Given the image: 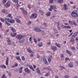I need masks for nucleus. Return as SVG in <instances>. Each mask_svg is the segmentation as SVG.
<instances>
[{
	"label": "nucleus",
	"instance_id": "f257e3e1",
	"mask_svg": "<svg viewBox=\"0 0 78 78\" xmlns=\"http://www.w3.org/2000/svg\"><path fill=\"white\" fill-rule=\"evenodd\" d=\"M78 15V10H75L73 11L71 13V16L73 17H77Z\"/></svg>",
	"mask_w": 78,
	"mask_h": 78
},
{
	"label": "nucleus",
	"instance_id": "f03ea898",
	"mask_svg": "<svg viewBox=\"0 0 78 78\" xmlns=\"http://www.w3.org/2000/svg\"><path fill=\"white\" fill-rule=\"evenodd\" d=\"M56 8V6H55L53 5H51L49 9V11H50L51 12L52 11V10H53V9H55Z\"/></svg>",
	"mask_w": 78,
	"mask_h": 78
},
{
	"label": "nucleus",
	"instance_id": "7ed1b4c3",
	"mask_svg": "<svg viewBox=\"0 0 78 78\" xmlns=\"http://www.w3.org/2000/svg\"><path fill=\"white\" fill-rule=\"evenodd\" d=\"M25 42V39L23 38V37H22L19 40V43L20 44H21V43H24Z\"/></svg>",
	"mask_w": 78,
	"mask_h": 78
},
{
	"label": "nucleus",
	"instance_id": "20e7f679",
	"mask_svg": "<svg viewBox=\"0 0 78 78\" xmlns=\"http://www.w3.org/2000/svg\"><path fill=\"white\" fill-rule=\"evenodd\" d=\"M77 34H78V32L75 33L71 37V39H74V38L76 37V36H77Z\"/></svg>",
	"mask_w": 78,
	"mask_h": 78
},
{
	"label": "nucleus",
	"instance_id": "39448f33",
	"mask_svg": "<svg viewBox=\"0 0 78 78\" xmlns=\"http://www.w3.org/2000/svg\"><path fill=\"white\" fill-rule=\"evenodd\" d=\"M34 30L35 31H37V32H40V31H41L40 28L37 27H35L34 28Z\"/></svg>",
	"mask_w": 78,
	"mask_h": 78
},
{
	"label": "nucleus",
	"instance_id": "423d86ee",
	"mask_svg": "<svg viewBox=\"0 0 78 78\" xmlns=\"http://www.w3.org/2000/svg\"><path fill=\"white\" fill-rule=\"evenodd\" d=\"M23 37V36L22 35H17L16 37V38H17V39H19V40H20Z\"/></svg>",
	"mask_w": 78,
	"mask_h": 78
},
{
	"label": "nucleus",
	"instance_id": "0eeeda50",
	"mask_svg": "<svg viewBox=\"0 0 78 78\" xmlns=\"http://www.w3.org/2000/svg\"><path fill=\"white\" fill-rule=\"evenodd\" d=\"M24 71L27 73H30V70L28 68H26L24 69Z\"/></svg>",
	"mask_w": 78,
	"mask_h": 78
},
{
	"label": "nucleus",
	"instance_id": "6e6552de",
	"mask_svg": "<svg viewBox=\"0 0 78 78\" xmlns=\"http://www.w3.org/2000/svg\"><path fill=\"white\" fill-rule=\"evenodd\" d=\"M11 4V3L10 2L8 1V2H7L4 5L5 6H7V7H9V6H10V5Z\"/></svg>",
	"mask_w": 78,
	"mask_h": 78
},
{
	"label": "nucleus",
	"instance_id": "1a4fd4ad",
	"mask_svg": "<svg viewBox=\"0 0 78 78\" xmlns=\"http://www.w3.org/2000/svg\"><path fill=\"white\" fill-rule=\"evenodd\" d=\"M51 49L53 51H56L57 49V47L55 46H54L51 47Z\"/></svg>",
	"mask_w": 78,
	"mask_h": 78
},
{
	"label": "nucleus",
	"instance_id": "9d476101",
	"mask_svg": "<svg viewBox=\"0 0 78 78\" xmlns=\"http://www.w3.org/2000/svg\"><path fill=\"white\" fill-rule=\"evenodd\" d=\"M48 61L49 62H50L52 59V56H50L48 58Z\"/></svg>",
	"mask_w": 78,
	"mask_h": 78
},
{
	"label": "nucleus",
	"instance_id": "9b49d317",
	"mask_svg": "<svg viewBox=\"0 0 78 78\" xmlns=\"http://www.w3.org/2000/svg\"><path fill=\"white\" fill-rule=\"evenodd\" d=\"M10 29L11 30H12V31L13 32H16V29L14 28V27H10Z\"/></svg>",
	"mask_w": 78,
	"mask_h": 78
},
{
	"label": "nucleus",
	"instance_id": "f8f14e48",
	"mask_svg": "<svg viewBox=\"0 0 78 78\" xmlns=\"http://www.w3.org/2000/svg\"><path fill=\"white\" fill-rule=\"evenodd\" d=\"M64 2V0H58L57 1V3H63Z\"/></svg>",
	"mask_w": 78,
	"mask_h": 78
},
{
	"label": "nucleus",
	"instance_id": "ddd939ff",
	"mask_svg": "<svg viewBox=\"0 0 78 78\" xmlns=\"http://www.w3.org/2000/svg\"><path fill=\"white\" fill-rule=\"evenodd\" d=\"M12 2L16 4H18V3H19V0H12Z\"/></svg>",
	"mask_w": 78,
	"mask_h": 78
},
{
	"label": "nucleus",
	"instance_id": "4468645a",
	"mask_svg": "<svg viewBox=\"0 0 78 78\" xmlns=\"http://www.w3.org/2000/svg\"><path fill=\"white\" fill-rule=\"evenodd\" d=\"M66 51L68 54L69 55V56H71L72 55V53L68 50H66Z\"/></svg>",
	"mask_w": 78,
	"mask_h": 78
},
{
	"label": "nucleus",
	"instance_id": "2eb2a0df",
	"mask_svg": "<svg viewBox=\"0 0 78 78\" xmlns=\"http://www.w3.org/2000/svg\"><path fill=\"white\" fill-rule=\"evenodd\" d=\"M14 22H15V20H14L10 19L9 23H14Z\"/></svg>",
	"mask_w": 78,
	"mask_h": 78
},
{
	"label": "nucleus",
	"instance_id": "dca6fc26",
	"mask_svg": "<svg viewBox=\"0 0 78 78\" xmlns=\"http://www.w3.org/2000/svg\"><path fill=\"white\" fill-rule=\"evenodd\" d=\"M32 16H33V18L35 19V18H36L37 17V14H32Z\"/></svg>",
	"mask_w": 78,
	"mask_h": 78
},
{
	"label": "nucleus",
	"instance_id": "f3484780",
	"mask_svg": "<svg viewBox=\"0 0 78 78\" xmlns=\"http://www.w3.org/2000/svg\"><path fill=\"white\" fill-rule=\"evenodd\" d=\"M9 61V58L8 57H7L6 58V65H8V61Z\"/></svg>",
	"mask_w": 78,
	"mask_h": 78
},
{
	"label": "nucleus",
	"instance_id": "a211bd4d",
	"mask_svg": "<svg viewBox=\"0 0 78 78\" xmlns=\"http://www.w3.org/2000/svg\"><path fill=\"white\" fill-rule=\"evenodd\" d=\"M40 69L39 68H37L36 69V71L37 73H41V71H40Z\"/></svg>",
	"mask_w": 78,
	"mask_h": 78
},
{
	"label": "nucleus",
	"instance_id": "6ab92c4d",
	"mask_svg": "<svg viewBox=\"0 0 78 78\" xmlns=\"http://www.w3.org/2000/svg\"><path fill=\"white\" fill-rule=\"evenodd\" d=\"M23 68V67L21 66L19 69V73H22V69Z\"/></svg>",
	"mask_w": 78,
	"mask_h": 78
},
{
	"label": "nucleus",
	"instance_id": "aec40b11",
	"mask_svg": "<svg viewBox=\"0 0 78 78\" xmlns=\"http://www.w3.org/2000/svg\"><path fill=\"white\" fill-rule=\"evenodd\" d=\"M43 61L45 63V64H47V59L44 58L43 59Z\"/></svg>",
	"mask_w": 78,
	"mask_h": 78
},
{
	"label": "nucleus",
	"instance_id": "412c9836",
	"mask_svg": "<svg viewBox=\"0 0 78 78\" xmlns=\"http://www.w3.org/2000/svg\"><path fill=\"white\" fill-rule=\"evenodd\" d=\"M5 21L6 22H9H9L10 21V19L8 18H6L5 20Z\"/></svg>",
	"mask_w": 78,
	"mask_h": 78
},
{
	"label": "nucleus",
	"instance_id": "4be33fe9",
	"mask_svg": "<svg viewBox=\"0 0 78 78\" xmlns=\"http://www.w3.org/2000/svg\"><path fill=\"white\" fill-rule=\"evenodd\" d=\"M51 14V12H48V13H46V16L48 17V16H50V14Z\"/></svg>",
	"mask_w": 78,
	"mask_h": 78
},
{
	"label": "nucleus",
	"instance_id": "5701e85b",
	"mask_svg": "<svg viewBox=\"0 0 78 78\" xmlns=\"http://www.w3.org/2000/svg\"><path fill=\"white\" fill-rule=\"evenodd\" d=\"M55 45L57 46V47H58V48H61V45H60L59 44L57 43H56L55 44Z\"/></svg>",
	"mask_w": 78,
	"mask_h": 78
},
{
	"label": "nucleus",
	"instance_id": "b1692460",
	"mask_svg": "<svg viewBox=\"0 0 78 78\" xmlns=\"http://www.w3.org/2000/svg\"><path fill=\"white\" fill-rule=\"evenodd\" d=\"M16 21L17 22H18V23H20L21 22L20 20H19V19L18 18H16Z\"/></svg>",
	"mask_w": 78,
	"mask_h": 78
},
{
	"label": "nucleus",
	"instance_id": "393cba45",
	"mask_svg": "<svg viewBox=\"0 0 78 78\" xmlns=\"http://www.w3.org/2000/svg\"><path fill=\"white\" fill-rule=\"evenodd\" d=\"M63 6L65 9V10H66L67 8V4H64L63 5Z\"/></svg>",
	"mask_w": 78,
	"mask_h": 78
},
{
	"label": "nucleus",
	"instance_id": "a878e982",
	"mask_svg": "<svg viewBox=\"0 0 78 78\" xmlns=\"http://www.w3.org/2000/svg\"><path fill=\"white\" fill-rule=\"evenodd\" d=\"M2 12L3 13H5V14H6L7 13V11H6V10L3 9L2 10Z\"/></svg>",
	"mask_w": 78,
	"mask_h": 78
},
{
	"label": "nucleus",
	"instance_id": "bb28decb",
	"mask_svg": "<svg viewBox=\"0 0 78 78\" xmlns=\"http://www.w3.org/2000/svg\"><path fill=\"white\" fill-rule=\"evenodd\" d=\"M43 45V44H42V43H41L40 44H37V45L38 47H42V45Z\"/></svg>",
	"mask_w": 78,
	"mask_h": 78
},
{
	"label": "nucleus",
	"instance_id": "cd10ccee",
	"mask_svg": "<svg viewBox=\"0 0 78 78\" xmlns=\"http://www.w3.org/2000/svg\"><path fill=\"white\" fill-rule=\"evenodd\" d=\"M68 66L69 67H73V64L71 63H69L68 64Z\"/></svg>",
	"mask_w": 78,
	"mask_h": 78
},
{
	"label": "nucleus",
	"instance_id": "c85d7f7f",
	"mask_svg": "<svg viewBox=\"0 0 78 78\" xmlns=\"http://www.w3.org/2000/svg\"><path fill=\"white\" fill-rule=\"evenodd\" d=\"M23 12L24 14H27V12L25 10H23Z\"/></svg>",
	"mask_w": 78,
	"mask_h": 78
},
{
	"label": "nucleus",
	"instance_id": "c756f323",
	"mask_svg": "<svg viewBox=\"0 0 78 78\" xmlns=\"http://www.w3.org/2000/svg\"><path fill=\"white\" fill-rule=\"evenodd\" d=\"M1 67L2 68H4V69H6V66H5L4 65H2Z\"/></svg>",
	"mask_w": 78,
	"mask_h": 78
},
{
	"label": "nucleus",
	"instance_id": "7c9ffc66",
	"mask_svg": "<svg viewBox=\"0 0 78 78\" xmlns=\"http://www.w3.org/2000/svg\"><path fill=\"white\" fill-rule=\"evenodd\" d=\"M72 23H73V25H76V23L73 21H72Z\"/></svg>",
	"mask_w": 78,
	"mask_h": 78
},
{
	"label": "nucleus",
	"instance_id": "2f4dec72",
	"mask_svg": "<svg viewBox=\"0 0 78 78\" xmlns=\"http://www.w3.org/2000/svg\"><path fill=\"white\" fill-rule=\"evenodd\" d=\"M16 59H17V60H21L20 59V57L18 56V57H16Z\"/></svg>",
	"mask_w": 78,
	"mask_h": 78
},
{
	"label": "nucleus",
	"instance_id": "473e14b6",
	"mask_svg": "<svg viewBox=\"0 0 78 78\" xmlns=\"http://www.w3.org/2000/svg\"><path fill=\"white\" fill-rule=\"evenodd\" d=\"M22 59L23 60V61H25V57L23 56H22L21 57Z\"/></svg>",
	"mask_w": 78,
	"mask_h": 78
},
{
	"label": "nucleus",
	"instance_id": "72a5a7b5",
	"mask_svg": "<svg viewBox=\"0 0 78 78\" xmlns=\"http://www.w3.org/2000/svg\"><path fill=\"white\" fill-rule=\"evenodd\" d=\"M7 0H3L2 3L3 4H5Z\"/></svg>",
	"mask_w": 78,
	"mask_h": 78
},
{
	"label": "nucleus",
	"instance_id": "f704fd0d",
	"mask_svg": "<svg viewBox=\"0 0 78 78\" xmlns=\"http://www.w3.org/2000/svg\"><path fill=\"white\" fill-rule=\"evenodd\" d=\"M10 36L11 37H14V34L12 33H11L10 34Z\"/></svg>",
	"mask_w": 78,
	"mask_h": 78
},
{
	"label": "nucleus",
	"instance_id": "c9c22d12",
	"mask_svg": "<svg viewBox=\"0 0 78 78\" xmlns=\"http://www.w3.org/2000/svg\"><path fill=\"white\" fill-rule=\"evenodd\" d=\"M49 2L50 3H53V0H50Z\"/></svg>",
	"mask_w": 78,
	"mask_h": 78
},
{
	"label": "nucleus",
	"instance_id": "e433bc0d",
	"mask_svg": "<svg viewBox=\"0 0 78 78\" xmlns=\"http://www.w3.org/2000/svg\"><path fill=\"white\" fill-rule=\"evenodd\" d=\"M65 59L66 61H70V59H69V58L68 57L66 58Z\"/></svg>",
	"mask_w": 78,
	"mask_h": 78
},
{
	"label": "nucleus",
	"instance_id": "4c0bfd02",
	"mask_svg": "<svg viewBox=\"0 0 78 78\" xmlns=\"http://www.w3.org/2000/svg\"><path fill=\"white\" fill-rule=\"evenodd\" d=\"M12 45H14V47H15V46H16V44H15V43H14V41L12 42Z\"/></svg>",
	"mask_w": 78,
	"mask_h": 78
},
{
	"label": "nucleus",
	"instance_id": "58836bf2",
	"mask_svg": "<svg viewBox=\"0 0 78 78\" xmlns=\"http://www.w3.org/2000/svg\"><path fill=\"white\" fill-rule=\"evenodd\" d=\"M34 41L35 43H36V44L37 43V41L36 39H35V38H34Z\"/></svg>",
	"mask_w": 78,
	"mask_h": 78
},
{
	"label": "nucleus",
	"instance_id": "ea45409f",
	"mask_svg": "<svg viewBox=\"0 0 78 78\" xmlns=\"http://www.w3.org/2000/svg\"><path fill=\"white\" fill-rule=\"evenodd\" d=\"M27 50L29 52L30 51V48H27Z\"/></svg>",
	"mask_w": 78,
	"mask_h": 78
},
{
	"label": "nucleus",
	"instance_id": "a19ab883",
	"mask_svg": "<svg viewBox=\"0 0 78 78\" xmlns=\"http://www.w3.org/2000/svg\"><path fill=\"white\" fill-rule=\"evenodd\" d=\"M49 75H50V74L47 73L45 75V76H48Z\"/></svg>",
	"mask_w": 78,
	"mask_h": 78
},
{
	"label": "nucleus",
	"instance_id": "79ce46f5",
	"mask_svg": "<svg viewBox=\"0 0 78 78\" xmlns=\"http://www.w3.org/2000/svg\"><path fill=\"white\" fill-rule=\"evenodd\" d=\"M57 28L58 30H61V28H60V27H59V26L57 27Z\"/></svg>",
	"mask_w": 78,
	"mask_h": 78
},
{
	"label": "nucleus",
	"instance_id": "37998d69",
	"mask_svg": "<svg viewBox=\"0 0 78 78\" xmlns=\"http://www.w3.org/2000/svg\"><path fill=\"white\" fill-rule=\"evenodd\" d=\"M71 27L70 26H67V28L68 29H70V28H71Z\"/></svg>",
	"mask_w": 78,
	"mask_h": 78
},
{
	"label": "nucleus",
	"instance_id": "c03bdc74",
	"mask_svg": "<svg viewBox=\"0 0 78 78\" xmlns=\"http://www.w3.org/2000/svg\"><path fill=\"white\" fill-rule=\"evenodd\" d=\"M2 78H6V77H5V74H3V75L2 76Z\"/></svg>",
	"mask_w": 78,
	"mask_h": 78
},
{
	"label": "nucleus",
	"instance_id": "a18cd8bd",
	"mask_svg": "<svg viewBox=\"0 0 78 78\" xmlns=\"http://www.w3.org/2000/svg\"><path fill=\"white\" fill-rule=\"evenodd\" d=\"M73 33H71V34L70 35H68V36H69V37H70V36H72V34H73Z\"/></svg>",
	"mask_w": 78,
	"mask_h": 78
},
{
	"label": "nucleus",
	"instance_id": "49530a36",
	"mask_svg": "<svg viewBox=\"0 0 78 78\" xmlns=\"http://www.w3.org/2000/svg\"><path fill=\"white\" fill-rule=\"evenodd\" d=\"M31 38H32L31 37H30V38H29V41L30 42H31V41H32Z\"/></svg>",
	"mask_w": 78,
	"mask_h": 78
},
{
	"label": "nucleus",
	"instance_id": "de8ad7c7",
	"mask_svg": "<svg viewBox=\"0 0 78 78\" xmlns=\"http://www.w3.org/2000/svg\"><path fill=\"white\" fill-rule=\"evenodd\" d=\"M20 10H21V11H23V10H24V9H23V8H20Z\"/></svg>",
	"mask_w": 78,
	"mask_h": 78
},
{
	"label": "nucleus",
	"instance_id": "09e8293b",
	"mask_svg": "<svg viewBox=\"0 0 78 78\" xmlns=\"http://www.w3.org/2000/svg\"><path fill=\"white\" fill-rule=\"evenodd\" d=\"M47 45H50V44H51L50 42H48L47 43Z\"/></svg>",
	"mask_w": 78,
	"mask_h": 78
},
{
	"label": "nucleus",
	"instance_id": "8fccbe9b",
	"mask_svg": "<svg viewBox=\"0 0 78 78\" xmlns=\"http://www.w3.org/2000/svg\"><path fill=\"white\" fill-rule=\"evenodd\" d=\"M29 67L30 69H31L33 68V66H29Z\"/></svg>",
	"mask_w": 78,
	"mask_h": 78
},
{
	"label": "nucleus",
	"instance_id": "3c124183",
	"mask_svg": "<svg viewBox=\"0 0 78 78\" xmlns=\"http://www.w3.org/2000/svg\"><path fill=\"white\" fill-rule=\"evenodd\" d=\"M1 20L2 22H4V20H3V19L1 18Z\"/></svg>",
	"mask_w": 78,
	"mask_h": 78
},
{
	"label": "nucleus",
	"instance_id": "603ef678",
	"mask_svg": "<svg viewBox=\"0 0 78 78\" xmlns=\"http://www.w3.org/2000/svg\"><path fill=\"white\" fill-rule=\"evenodd\" d=\"M6 24L7 25H10V24L8 23H7V22H5Z\"/></svg>",
	"mask_w": 78,
	"mask_h": 78
},
{
	"label": "nucleus",
	"instance_id": "864d4df0",
	"mask_svg": "<svg viewBox=\"0 0 78 78\" xmlns=\"http://www.w3.org/2000/svg\"><path fill=\"white\" fill-rule=\"evenodd\" d=\"M17 66H18V64H17V63L15 64L14 65V66H15L16 67H17Z\"/></svg>",
	"mask_w": 78,
	"mask_h": 78
},
{
	"label": "nucleus",
	"instance_id": "5fc2aeb1",
	"mask_svg": "<svg viewBox=\"0 0 78 78\" xmlns=\"http://www.w3.org/2000/svg\"><path fill=\"white\" fill-rule=\"evenodd\" d=\"M2 22H0V28H2Z\"/></svg>",
	"mask_w": 78,
	"mask_h": 78
},
{
	"label": "nucleus",
	"instance_id": "6e6d98bb",
	"mask_svg": "<svg viewBox=\"0 0 78 78\" xmlns=\"http://www.w3.org/2000/svg\"><path fill=\"white\" fill-rule=\"evenodd\" d=\"M65 27V25H62V28H64V27Z\"/></svg>",
	"mask_w": 78,
	"mask_h": 78
},
{
	"label": "nucleus",
	"instance_id": "4d7b16f0",
	"mask_svg": "<svg viewBox=\"0 0 78 78\" xmlns=\"http://www.w3.org/2000/svg\"><path fill=\"white\" fill-rule=\"evenodd\" d=\"M11 14H9L8 16V17H11Z\"/></svg>",
	"mask_w": 78,
	"mask_h": 78
},
{
	"label": "nucleus",
	"instance_id": "13d9d810",
	"mask_svg": "<svg viewBox=\"0 0 78 78\" xmlns=\"http://www.w3.org/2000/svg\"><path fill=\"white\" fill-rule=\"evenodd\" d=\"M68 77H69V76H68L67 75H66V76H64V78H67Z\"/></svg>",
	"mask_w": 78,
	"mask_h": 78
},
{
	"label": "nucleus",
	"instance_id": "bf43d9fd",
	"mask_svg": "<svg viewBox=\"0 0 78 78\" xmlns=\"http://www.w3.org/2000/svg\"><path fill=\"white\" fill-rule=\"evenodd\" d=\"M31 70L33 71V72H34V68H33V67L31 69Z\"/></svg>",
	"mask_w": 78,
	"mask_h": 78
},
{
	"label": "nucleus",
	"instance_id": "052dcab7",
	"mask_svg": "<svg viewBox=\"0 0 78 78\" xmlns=\"http://www.w3.org/2000/svg\"><path fill=\"white\" fill-rule=\"evenodd\" d=\"M28 8H29V9H31V7H30V5H28Z\"/></svg>",
	"mask_w": 78,
	"mask_h": 78
},
{
	"label": "nucleus",
	"instance_id": "680f3d73",
	"mask_svg": "<svg viewBox=\"0 0 78 78\" xmlns=\"http://www.w3.org/2000/svg\"><path fill=\"white\" fill-rule=\"evenodd\" d=\"M33 67L34 69H36V66L35 65H33Z\"/></svg>",
	"mask_w": 78,
	"mask_h": 78
},
{
	"label": "nucleus",
	"instance_id": "e2e57ef3",
	"mask_svg": "<svg viewBox=\"0 0 78 78\" xmlns=\"http://www.w3.org/2000/svg\"><path fill=\"white\" fill-rule=\"evenodd\" d=\"M7 42L9 43V42H11V41L9 40H7Z\"/></svg>",
	"mask_w": 78,
	"mask_h": 78
},
{
	"label": "nucleus",
	"instance_id": "0e129e2a",
	"mask_svg": "<svg viewBox=\"0 0 78 78\" xmlns=\"http://www.w3.org/2000/svg\"><path fill=\"white\" fill-rule=\"evenodd\" d=\"M56 17L55 16H53L51 17V19H53V18H54V17Z\"/></svg>",
	"mask_w": 78,
	"mask_h": 78
},
{
	"label": "nucleus",
	"instance_id": "69168bd1",
	"mask_svg": "<svg viewBox=\"0 0 78 78\" xmlns=\"http://www.w3.org/2000/svg\"><path fill=\"white\" fill-rule=\"evenodd\" d=\"M9 76H11V72H9Z\"/></svg>",
	"mask_w": 78,
	"mask_h": 78
},
{
	"label": "nucleus",
	"instance_id": "338daca9",
	"mask_svg": "<svg viewBox=\"0 0 78 78\" xmlns=\"http://www.w3.org/2000/svg\"><path fill=\"white\" fill-rule=\"evenodd\" d=\"M28 23H29V25H31V22L30 21L28 22Z\"/></svg>",
	"mask_w": 78,
	"mask_h": 78
},
{
	"label": "nucleus",
	"instance_id": "774afa93",
	"mask_svg": "<svg viewBox=\"0 0 78 78\" xmlns=\"http://www.w3.org/2000/svg\"><path fill=\"white\" fill-rule=\"evenodd\" d=\"M76 42H78V37L76 38Z\"/></svg>",
	"mask_w": 78,
	"mask_h": 78
}]
</instances>
